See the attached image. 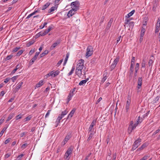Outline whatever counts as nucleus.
Returning <instances> with one entry per match:
<instances>
[{
	"mask_svg": "<svg viewBox=\"0 0 160 160\" xmlns=\"http://www.w3.org/2000/svg\"><path fill=\"white\" fill-rule=\"evenodd\" d=\"M93 52L92 47L91 46H88L87 49V51L85 55L86 58H88L89 57L91 56Z\"/></svg>",
	"mask_w": 160,
	"mask_h": 160,
	"instance_id": "1",
	"label": "nucleus"
},
{
	"mask_svg": "<svg viewBox=\"0 0 160 160\" xmlns=\"http://www.w3.org/2000/svg\"><path fill=\"white\" fill-rule=\"evenodd\" d=\"M60 73V71L58 70H57L55 71H52L46 75V78H48L49 76H51L52 78H54L58 75Z\"/></svg>",
	"mask_w": 160,
	"mask_h": 160,
	"instance_id": "2",
	"label": "nucleus"
},
{
	"mask_svg": "<svg viewBox=\"0 0 160 160\" xmlns=\"http://www.w3.org/2000/svg\"><path fill=\"white\" fill-rule=\"evenodd\" d=\"M79 5L80 3L78 1H76L74 2H73L71 4L72 8L76 11L78 10Z\"/></svg>",
	"mask_w": 160,
	"mask_h": 160,
	"instance_id": "3",
	"label": "nucleus"
},
{
	"mask_svg": "<svg viewBox=\"0 0 160 160\" xmlns=\"http://www.w3.org/2000/svg\"><path fill=\"white\" fill-rule=\"evenodd\" d=\"M141 139L139 138H138L133 143L132 150L134 151L141 144Z\"/></svg>",
	"mask_w": 160,
	"mask_h": 160,
	"instance_id": "4",
	"label": "nucleus"
},
{
	"mask_svg": "<svg viewBox=\"0 0 160 160\" xmlns=\"http://www.w3.org/2000/svg\"><path fill=\"white\" fill-rule=\"evenodd\" d=\"M138 124H139V123H138L137 122L135 124H133L132 121L130 122V124L128 128V131L129 133H130L132 132V131L135 128Z\"/></svg>",
	"mask_w": 160,
	"mask_h": 160,
	"instance_id": "5",
	"label": "nucleus"
},
{
	"mask_svg": "<svg viewBox=\"0 0 160 160\" xmlns=\"http://www.w3.org/2000/svg\"><path fill=\"white\" fill-rule=\"evenodd\" d=\"M138 124H139V123H138L137 122L135 124H133L132 121L130 122V124L128 128V131L129 133H130L132 132V131L135 128Z\"/></svg>",
	"mask_w": 160,
	"mask_h": 160,
	"instance_id": "6",
	"label": "nucleus"
},
{
	"mask_svg": "<svg viewBox=\"0 0 160 160\" xmlns=\"http://www.w3.org/2000/svg\"><path fill=\"white\" fill-rule=\"evenodd\" d=\"M138 124H139V123H138L137 122L135 124H133L132 121L130 122V124L128 128V131L129 133H130L132 132V131L135 128Z\"/></svg>",
	"mask_w": 160,
	"mask_h": 160,
	"instance_id": "7",
	"label": "nucleus"
},
{
	"mask_svg": "<svg viewBox=\"0 0 160 160\" xmlns=\"http://www.w3.org/2000/svg\"><path fill=\"white\" fill-rule=\"evenodd\" d=\"M73 148L72 147H69L66 152L64 158L65 159L68 158V159L70 158V157L69 156V155L72 154V153Z\"/></svg>",
	"mask_w": 160,
	"mask_h": 160,
	"instance_id": "8",
	"label": "nucleus"
},
{
	"mask_svg": "<svg viewBox=\"0 0 160 160\" xmlns=\"http://www.w3.org/2000/svg\"><path fill=\"white\" fill-rule=\"evenodd\" d=\"M84 60L82 59H81L78 61V64L77 65L76 68H79L80 69H82L84 66Z\"/></svg>",
	"mask_w": 160,
	"mask_h": 160,
	"instance_id": "9",
	"label": "nucleus"
},
{
	"mask_svg": "<svg viewBox=\"0 0 160 160\" xmlns=\"http://www.w3.org/2000/svg\"><path fill=\"white\" fill-rule=\"evenodd\" d=\"M131 102L130 99L128 97L127 101V103L125 107V111L126 112H128L130 108V105Z\"/></svg>",
	"mask_w": 160,
	"mask_h": 160,
	"instance_id": "10",
	"label": "nucleus"
},
{
	"mask_svg": "<svg viewBox=\"0 0 160 160\" xmlns=\"http://www.w3.org/2000/svg\"><path fill=\"white\" fill-rule=\"evenodd\" d=\"M52 28V27L51 26H49L48 28V29L45 30L43 32H40L41 36H45L51 30Z\"/></svg>",
	"mask_w": 160,
	"mask_h": 160,
	"instance_id": "11",
	"label": "nucleus"
},
{
	"mask_svg": "<svg viewBox=\"0 0 160 160\" xmlns=\"http://www.w3.org/2000/svg\"><path fill=\"white\" fill-rule=\"evenodd\" d=\"M71 138L70 134H68L65 137L64 139L62 142V145L64 146Z\"/></svg>",
	"mask_w": 160,
	"mask_h": 160,
	"instance_id": "12",
	"label": "nucleus"
},
{
	"mask_svg": "<svg viewBox=\"0 0 160 160\" xmlns=\"http://www.w3.org/2000/svg\"><path fill=\"white\" fill-rule=\"evenodd\" d=\"M96 123V121L95 120H93L92 122L88 128V132H93L92 131L93 129V127Z\"/></svg>",
	"mask_w": 160,
	"mask_h": 160,
	"instance_id": "13",
	"label": "nucleus"
},
{
	"mask_svg": "<svg viewBox=\"0 0 160 160\" xmlns=\"http://www.w3.org/2000/svg\"><path fill=\"white\" fill-rule=\"evenodd\" d=\"M104 73L103 75V78L101 81V83H104L107 78V76L108 74V73L106 70L104 72Z\"/></svg>",
	"mask_w": 160,
	"mask_h": 160,
	"instance_id": "14",
	"label": "nucleus"
},
{
	"mask_svg": "<svg viewBox=\"0 0 160 160\" xmlns=\"http://www.w3.org/2000/svg\"><path fill=\"white\" fill-rule=\"evenodd\" d=\"M60 43V40H58L56 41L54 43L51 47L50 49L52 50L54 48H55L58 44H59Z\"/></svg>",
	"mask_w": 160,
	"mask_h": 160,
	"instance_id": "15",
	"label": "nucleus"
},
{
	"mask_svg": "<svg viewBox=\"0 0 160 160\" xmlns=\"http://www.w3.org/2000/svg\"><path fill=\"white\" fill-rule=\"evenodd\" d=\"M138 86L137 87L138 88V90L140 88V87H141L142 83V77H139L138 78Z\"/></svg>",
	"mask_w": 160,
	"mask_h": 160,
	"instance_id": "16",
	"label": "nucleus"
},
{
	"mask_svg": "<svg viewBox=\"0 0 160 160\" xmlns=\"http://www.w3.org/2000/svg\"><path fill=\"white\" fill-rule=\"evenodd\" d=\"M76 11H75L72 8V9L70 10L68 13L67 16L68 17V18H70V17L72 16L73 14H74L75 12Z\"/></svg>",
	"mask_w": 160,
	"mask_h": 160,
	"instance_id": "17",
	"label": "nucleus"
},
{
	"mask_svg": "<svg viewBox=\"0 0 160 160\" xmlns=\"http://www.w3.org/2000/svg\"><path fill=\"white\" fill-rule=\"evenodd\" d=\"M147 145L148 144L147 143H144L141 146L140 148H138L137 149V151L143 150L147 146Z\"/></svg>",
	"mask_w": 160,
	"mask_h": 160,
	"instance_id": "18",
	"label": "nucleus"
},
{
	"mask_svg": "<svg viewBox=\"0 0 160 160\" xmlns=\"http://www.w3.org/2000/svg\"><path fill=\"white\" fill-rule=\"evenodd\" d=\"M112 21H113V19L112 18L111 19L107 25L106 28L107 30H108L109 29L110 27H111L112 23Z\"/></svg>",
	"mask_w": 160,
	"mask_h": 160,
	"instance_id": "19",
	"label": "nucleus"
},
{
	"mask_svg": "<svg viewBox=\"0 0 160 160\" xmlns=\"http://www.w3.org/2000/svg\"><path fill=\"white\" fill-rule=\"evenodd\" d=\"M90 132V133L89 134V136L87 140V141L88 142L91 139L94 133V132Z\"/></svg>",
	"mask_w": 160,
	"mask_h": 160,
	"instance_id": "20",
	"label": "nucleus"
},
{
	"mask_svg": "<svg viewBox=\"0 0 160 160\" xmlns=\"http://www.w3.org/2000/svg\"><path fill=\"white\" fill-rule=\"evenodd\" d=\"M22 82H20L18 83L15 89L16 90V91H18L19 90V89L21 88V86H22Z\"/></svg>",
	"mask_w": 160,
	"mask_h": 160,
	"instance_id": "21",
	"label": "nucleus"
},
{
	"mask_svg": "<svg viewBox=\"0 0 160 160\" xmlns=\"http://www.w3.org/2000/svg\"><path fill=\"white\" fill-rule=\"evenodd\" d=\"M14 116V113H12L10 114L8 117L7 119L6 120V122L9 121Z\"/></svg>",
	"mask_w": 160,
	"mask_h": 160,
	"instance_id": "22",
	"label": "nucleus"
},
{
	"mask_svg": "<svg viewBox=\"0 0 160 160\" xmlns=\"http://www.w3.org/2000/svg\"><path fill=\"white\" fill-rule=\"evenodd\" d=\"M76 109L75 108H73L72 109V110L70 112L69 114L68 115V117L69 118V117L70 118H71L74 113H75V111Z\"/></svg>",
	"mask_w": 160,
	"mask_h": 160,
	"instance_id": "23",
	"label": "nucleus"
},
{
	"mask_svg": "<svg viewBox=\"0 0 160 160\" xmlns=\"http://www.w3.org/2000/svg\"><path fill=\"white\" fill-rule=\"evenodd\" d=\"M58 8V6L55 5V7H52L51 8L49 11V12L51 13V12L54 11L55 10L57 9Z\"/></svg>",
	"mask_w": 160,
	"mask_h": 160,
	"instance_id": "24",
	"label": "nucleus"
},
{
	"mask_svg": "<svg viewBox=\"0 0 160 160\" xmlns=\"http://www.w3.org/2000/svg\"><path fill=\"white\" fill-rule=\"evenodd\" d=\"M87 81H88L87 79H85V80H82L79 82V85L80 86L84 85L86 83V82H87Z\"/></svg>",
	"mask_w": 160,
	"mask_h": 160,
	"instance_id": "25",
	"label": "nucleus"
},
{
	"mask_svg": "<svg viewBox=\"0 0 160 160\" xmlns=\"http://www.w3.org/2000/svg\"><path fill=\"white\" fill-rule=\"evenodd\" d=\"M43 84V81L42 80H41L39 82L37 83L36 86L35 88H39Z\"/></svg>",
	"mask_w": 160,
	"mask_h": 160,
	"instance_id": "26",
	"label": "nucleus"
},
{
	"mask_svg": "<svg viewBox=\"0 0 160 160\" xmlns=\"http://www.w3.org/2000/svg\"><path fill=\"white\" fill-rule=\"evenodd\" d=\"M145 32V29L144 28V26L142 27V28L141 30L140 35L142 36H143Z\"/></svg>",
	"mask_w": 160,
	"mask_h": 160,
	"instance_id": "27",
	"label": "nucleus"
},
{
	"mask_svg": "<svg viewBox=\"0 0 160 160\" xmlns=\"http://www.w3.org/2000/svg\"><path fill=\"white\" fill-rule=\"evenodd\" d=\"M135 10H133L129 13H128L127 16H126V17L127 18H128L132 16L134 13Z\"/></svg>",
	"mask_w": 160,
	"mask_h": 160,
	"instance_id": "28",
	"label": "nucleus"
},
{
	"mask_svg": "<svg viewBox=\"0 0 160 160\" xmlns=\"http://www.w3.org/2000/svg\"><path fill=\"white\" fill-rule=\"evenodd\" d=\"M134 64H131L130 67V70L131 71V73L132 74L133 71H134Z\"/></svg>",
	"mask_w": 160,
	"mask_h": 160,
	"instance_id": "29",
	"label": "nucleus"
},
{
	"mask_svg": "<svg viewBox=\"0 0 160 160\" xmlns=\"http://www.w3.org/2000/svg\"><path fill=\"white\" fill-rule=\"evenodd\" d=\"M76 74L78 77H81L82 74V71H75Z\"/></svg>",
	"mask_w": 160,
	"mask_h": 160,
	"instance_id": "30",
	"label": "nucleus"
},
{
	"mask_svg": "<svg viewBox=\"0 0 160 160\" xmlns=\"http://www.w3.org/2000/svg\"><path fill=\"white\" fill-rule=\"evenodd\" d=\"M130 21V20L128 19H125L124 22L125 25H124V26L125 27L126 25H128L129 23L130 22H131Z\"/></svg>",
	"mask_w": 160,
	"mask_h": 160,
	"instance_id": "31",
	"label": "nucleus"
},
{
	"mask_svg": "<svg viewBox=\"0 0 160 160\" xmlns=\"http://www.w3.org/2000/svg\"><path fill=\"white\" fill-rule=\"evenodd\" d=\"M34 40H32L30 41L27 44L26 46L27 47H29L34 42Z\"/></svg>",
	"mask_w": 160,
	"mask_h": 160,
	"instance_id": "32",
	"label": "nucleus"
},
{
	"mask_svg": "<svg viewBox=\"0 0 160 160\" xmlns=\"http://www.w3.org/2000/svg\"><path fill=\"white\" fill-rule=\"evenodd\" d=\"M119 58L118 57H116L115 58V59H114L113 63L114 64H115L116 65L118 62L119 61Z\"/></svg>",
	"mask_w": 160,
	"mask_h": 160,
	"instance_id": "33",
	"label": "nucleus"
},
{
	"mask_svg": "<svg viewBox=\"0 0 160 160\" xmlns=\"http://www.w3.org/2000/svg\"><path fill=\"white\" fill-rule=\"evenodd\" d=\"M139 64L138 63H137L135 65V72L136 73H137L138 70L139 69Z\"/></svg>",
	"mask_w": 160,
	"mask_h": 160,
	"instance_id": "34",
	"label": "nucleus"
},
{
	"mask_svg": "<svg viewBox=\"0 0 160 160\" xmlns=\"http://www.w3.org/2000/svg\"><path fill=\"white\" fill-rule=\"evenodd\" d=\"M73 95L74 93H70L67 99H68V101H70L72 99V97L73 96Z\"/></svg>",
	"mask_w": 160,
	"mask_h": 160,
	"instance_id": "35",
	"label": "nucleus"
},
{
	"mask_svg": "<svg viewBox=\"0 0 160 160\" xmlns=\"http://www.w3.org/2000/svg\"><path fill=\"white\" fill-rule=\"evenodd\" d=\"M155 3L153 5V6L152 8V9L154 11H155L156 7L158 5V2L156 1V0H155Z\"/></svg>",
	"mask_w": 160,
	"mask_h": 160,
	"instance_id": "36",
	"label": "nucleus"
},
{
	"mask_svg": "<svg viewBox=\"0 0 160 160\" xmlns=\"http://www.w3.org/2000/svg\"><path fill=\"white\" fill-rule=\"evenodd\" d=\"M50 4V3H49V2H47L45 4L44 6H43L42 9L43 10L45 9L46 8L49 6Z\"/></svg>",
	"mask_w": 160,
	"mask_h": 160,
	"instance_id": "37",
	"label": "nucleus"
},
{
	"mask_svg": "<svg viewBox=\"0 0 160 160\" xmlns=\"http://www.w3.org/2000/svg\"><path fill=\"white\" fill-rule=\"evenodd\" d=\"M36 49L35 48H34L33 49H32L30 51L29 54L30 55H32L33 53L35 51Z\"/></svg>",
	"mask_w": 160,
	"mask_h": 160,
	"instance_id": "38",
	"label": "nucleus"
},
{
	"mask_svg": "<svg viewBox=\"0 0 160 160\" xmlns=\"http://www.w3.org/2000/svg\"><path fill=\"white\" fill-rule=\"evenodd\" d=\"M129 25V27L130 28H131V29H132L133 28V26H134V22H130L129 23L128 26Z\"/></svg>",
	"mask_w": 160,
	"mask_h": 160,
	"instance_id": "39",
	"label": "nucleus"
},
{
	"mask_svg": "<svg viewBox=\"0 0 160 160\" xmlns=\"http://www.w3.org/2000/svg\"><path fill=\"white\" fill-rule=\"evenodd\" d=\"M6 129L7 128H3V129L1 131L0 133V137H1L3 133H4V132L5 131Z\"/></svg>",
	"mask_w": 160,
	"mask_h": 160,
	"instance_id": "40",
	"label": "nucleus"
},
{
	"mask_svg": "<svg viewBox=\"0 0 160 160\" xmlns=\"http://www.w3.org/2000/svg\"><path fill=\"white\" fill-rule=\"evenodd\" d=\"M142 118L139 116L138 117V119L137 121V122H138V123L140 124L142 122Z\"/></svg>",
	"mask_w": 160,
	"mask_h": 160,
	"instance_id": "41",
	"label": "nucleus"
},
{
	"mask_svg": "<svg viewBox=\"0 0 160 160\" xmlns=\"http://www.w3.org/2000/svg\"><path fill=\"white\" fill-rule=\"evenodd\" d=\"M160 27V19L159 20V19H158L157 25H156V28H159Z\"/></svg>",
	"mask_w": 160,
	"mask_h": 160,
	"instance_id": "42",
	"label": "nucleus"
},
{
	"mask_svg": "<svg viewBox=\"0 0 160 160\" xmlns=\"http://www.w3.org/2000/svg\"><path fill=\"white\" fill-rule=\"evenodd\" d=\"M74 69V68L73 67L70 72L68 74V76H69L71 75L73 73Z\"/></svg>",
	"mask_w": 160,
	"mask_h": 160,
	"instance_id": "43",
	"label": "nucleus"
},
{
	"mask_svg": "<svg viewBox=\"0 0 160 160\" xmlns=\"http://www.w3.org/2000/svg\"><path fill=\"white\" fill-rule=\"evenodd\" d=\"M32 117L31 116H28L24 119V121L26 122L29 121L31 119Z\"/></svg>",
	"mask_w": 160,
	"mask_h": 160,
	"instance_id": "44",
	"label": "nucleus"
},
{
	"mask_svg": "<svg viewBox=\"0 0 160 160\" xmlns=\"http://www.w3.org/2000/svg\"><path fill=\"white\" fill-rule=\"evenodd\" d=\"M153 61H152V59H150L148 62V65L149 66H152L153 63Z\"/></svg>",
	"mask_w": 160,
	"mask_h": 160,
	"instance_id": "45",
	"label": "nucleus"
},
{
	"mask_svg": "<svg viewBox=\"0 0 160 160\" xmlns=\"http://www.w3.org/2000/svg\"><path fill=\"white\" fill-rule=\"evenodd\" d=\"M22 114H19L16 117V120H18L19 119H21L22 118Z\"/></svg>",
	"mask_w": 160,
	"mask_h": 160,
	"instance_id": "46",
	"label": "nucleus"
},
{
	"mask_svg": "<svg viewBox=\"0 0 160 160\" xmlns=\"http://www.w3.org/2000/svg\"><path fill=\"white\" fill-rule=\"evenodd\" d=\"M18 76H15L13 77L12 78H11V79L12 80V82H14L15 80H16L18 78Z\"/></svg>",
	"mask_w": 160,
	"mask_h": 160,
	"instance_id": "47",
	"label": "nucleus"
},
{
	"mask_svg": "<svg viewBox=\"0 0 160 160\" xmlns=\"http://www.w3.org/2000/svg\"><path fill=\"white\" fill-rule=\"evenodd\" d=\"M146 62L144 60H143L142 63V68H144L145 67Z\"/></svg>",
	"mask_w": 160,
	"mask_h": 160,
	"instance_id": "48",
	"label": "nucleus"
},
{
	"mask_svg": "<svg viewBox=\"0 0 160 160\" xmlns=\"http://www.w3.org/2000/svg\"><path fill=\"white\" fill-rule=\"evenodd\" d=\"M12 57H13V56L11 55H10L8 56L6 58V60H8L10 59H11V58H12Z\"/></svg>",
	"mask_w": 160,
	"mask_h": 160,
	"instance_id": "49",
	"label": "nucleus"
},
{
	"mask_svg": "<svg viewBox=\"0 0 160 160\" xmlns=\"http://www.w3.org/2000/svg\"><path fill=\"white\" fill-rule=\"evenodd\" d=\"M23 52V51L22 50H21L19 51L17 53L16 56H19Z\"/></svg>",
	"mask_w": 160,
	"mask_h": 160,
	"instance_id": "50",
	"label": "nucleus"
},
{
	"mask_svg": "<svg viewBox=\"0 0 160 160\" xmlns=\"http://www.w3.org/2000/svg\"><path fill=\"white\" fill-rule=\"evenodd\" d=\"M135 62V58L134 57H132V58L131 59V64H134Z\"/></svg>",
	"mask_w": 160,
	"mask_h": 160,
	"instance_id": "51",
	"label": "nucleus"
},
{
	"mask_svg": "<svg viewBox=\"0 0 160 160\" xmlns=\"http://www.w3.org/2000/svg\"><path fill=\"white\" fill-rule=\"evenodd\" d=\"M68 111L66 110H65L64 111L62 112L61 114L62 115V116H64L65 115L67 114L68 113Z\"/></svg>",
	"mask_w": 160,
	"mask_h": 160,
	"instance_id": "52",
	"label": "nucleus"
},
{
	"mask_svg": "<svg viewBox=\"0 0 160 160\" xmlns=\"http://www.w3.org/2000/svg\"><path fill=\"white\" fill-rule=\"evenodd\" d=\"M116 66V65L114 64L113 63H112L110 66V68L111 69V70L113 69Z\"/></svg>",
	"mask_w": 160,
	"mask_h": 160,
	"instance_id": "53",
	"label": "nucleus"
},
{
	"mask_svg": "<svg viewBox=\"0 0 160 160\" xmlns=\"http://www.w3.org/2000/svg\"><path fill=\"white\" fill-rule=\"evenodd\" d=\"M24 156V155L23 154H21V155L18 156L17 157V159L18 160H20L21 159V158L23 157Z\"/></svg>",
	"mask_w": 160,
	"mask_h": 160,
	"instance_id": "54",
	"label": "nucleus"
},
{
	"mask_svg": "<svg viewBox=\"0 0 160 160\" xmlns=\"http://www.w3.org/2000/svg\"><path fill=\"white\" fill-rule=\"evenodd\" d=\"M48 24V22H45L44 23L43 25H41V26H40V28L41 29L43 28L47 24Z\"/></svg>",
	"mask_w": 160,
	"mask_h": 160,
	"instance_id": "55",
	"label": "nucleus"
},
{
	"mask_svg": "<svg viewBox=\"0 0 160 160\" xmlns=\"http://www.w3.org/2000/svg\"><path fill=\"white\" fill-rule=\"evenodd\" d=\"M148 157L147 155H145L142 158L139 160H146L148 158Z\"/></svg>",
	"mask_w": 160,
	"mask_h": 160,
	"instance_id": "56",
	"label": "nucleus"
},
{
	"mask_svg": "<svg viewBox=\"0 0 160 160\" xmlns=\"http://www.w3.org/2000/svg\"><path fill=\"white\" fill-rule=\"evenodd\" d=\"M11 139L10 138H8V139H7L6 140H5V144H7L8 143L10 142V141H11Z\"/></svg>",
	"mask_w": 160,
	"mask_h": 160,
	"instance_id": "57",
	"label": "nucleus"
},
{
	"mask_svg": "<svg viewBox=\"0 0 160 160\" xmlns=\"http://www.w3.org/2000/svg\"><path fill=\"white\" fill-rule=\"evenodd\" d=\"M11 155L10 153H8L7 154H6L4 156V158H8Z\"/></svg>",
	"mask_w": 160,
	"mask_h": 160,
	"instance_id": "58",
	"label": "nucleus"
},
{
	"mask_svg": "<svg viewBox=\"0 0 160 160\" xmlns=\"http://www.w3.org/2000/svg\"><path fill=\"white\" fill-rule=\"evenodd\" d=\"M159 98V96H157L156 97V98L154 99L153 100L154 102L155 103H156V102L157 101H158Z\"/></svg>",
	"mask_w": 160,
	"mask_h": 160,
	"instance_id": "59",
	"label": "nucleus"
},
{
	"mask_svg": "<svg viewBox=\"0 0 160 160\" xmlns=\"http://www.w3.org/2000/svg\"><path fill=\"white\" fill-rule=\"evenodd\" d=\"M61 151V146H58L57 150V153H58L59 152H60Z\"/></svg>",
	"mask_w": 160,
	"mask_h": 160,
	"instance_id": "60",
	"label": "nucleus"
},
{
	"mask_svg": "<svg viewBox=\"0 0 160 160\" xmlns=\"http://www.w3.org/2000/svg\"><path fill=\"white\" fill-rule=\"evenodd\" d=\"M160 131V130L159 129H158L153 133L152 136L155 135L156 134L158 133Z\"/></svg>",
	"mask_w": 160,
	"mask_h": 160,
	"instance_id": "61",
	"label": "nucleus"
},
{
	"mask_svg": "<svg viewBox=\"0 0 160 160\" xmlns=\"http://www.w3.org/2000/svg\"><path fill=\"white\" fill-rule=\"evenodd\" d=\"M20 48H16L13 49L12 52H15L18 51L20 49Z\"/></svg>",
	"mask_w": 160,
	"mask_h": 160,
	"instance_id": "62",
	"label": "nucleus"
},
{
	"mask_svg": "<svg viewBox=\"0 0 160 160\" xmlns=\"http://www.w3.org/2000/svg\"><path fill=\"white\" fill-rule=\"evenodd\" d=\"M27 133V132H22V133H21V134L20 135V137H23L24 135L26 134Z\"/></svg>",
	"mask_w": 160,
	"mask_h": 160,
	"instance_id": "63",
	"label": "nucleus"
},
{
	"mask_svg": "<svg viewBox=\"0 0 160 160\" xmlns=\"http://www.w3.org/2000/svg\"><path fill=\"white\" fill-rule=\"evenodd\" d=\"M69 53H67V55H66V58L65 59V62H67V60L68 59V58L69 57Z\"/></svg>",
	"mask_w": 160,
	"mask_h": 160,
	"instance_id": "64",
	"label": "nucleus"
}]
</instances>
